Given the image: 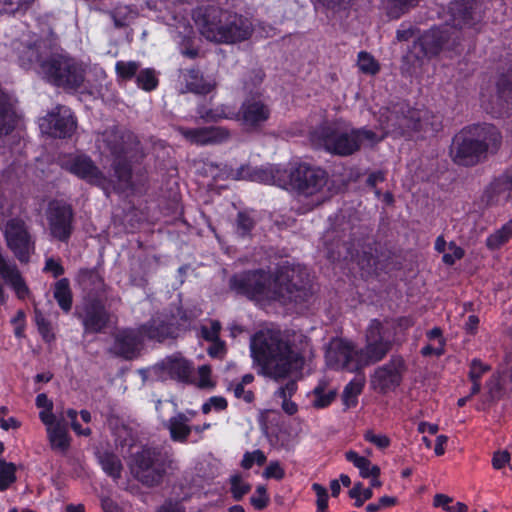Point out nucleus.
Listing matches in <instances>:
<instances>
[{
	"instance_id": "nucleus-31",
	"label": "nucleus",
	"mask_w": 512,
	"mask_h": 512,
	"mask_svg": "<svg viewBox=\"0 0 512 512\" xmlns=\"http://www.w3.org/2000/svg\"><path fill=\"white\" fill-rule=\"evenodd\" d=\"M297 391V383L295 380H289L285 385L280 386L275 392L274 397L282 399L281 407L288 415H294L298 411V406L291 401V397Z\"/></svg>"
},
{
	"instance_id": "nucleus-29",
	"label": "nucleus",
	"mask_w": 512,
	"mask_h": 512,
	"mask_svg": "<svg viewBox=\"0 0 512 512\" xmlns=\"http://www.w3.org/2000/svg\"><path fill=\"white\" fill-rule=\"evenodd\" d=\"M139 330L143 338L147 337L158 342L172 337L174 333L173 325L160 317L151 319L148 323L142 325Z\"/></svg>"
},
{
	"instance_id": "nucleus-8",
	"label": "nucleus",
	"mask_w": 512,
	"mask_h": 512,
	"mask_svg": "<svg viewBox=\"0 0 512 512\" xmlns=\"http://www.w3.org/2000/svg\"><path fill=\"white\" fill-rule=\"evenodd\" d=\"M175 469L171 449L163 447H143L132 456L131 472L147 487L162 483L166 474Z\"/></svg>"
},
{
	"instance_id": "nucleus-25",
	"label": "nucleus",
	"mask_w": 512,
	"mask_h": 512,
	"mask_svg": "<svg viewBox=\"0 0 512 512\" xmlns=\"http://www.w3.org/2000/svg\"><path fill=\"white\" fill-rule=\"evenodd\" d=\"M173 24H169V32L171 37L177 41L180 45L185 46L181 48V53L189 58H195L198 55V51L194 48L187 47L193 34V28L189 24V21L185 18H174Z\"/></svg>"
},
{
	"instance_id": "nucleus-39",
	"label": "nucleus",
	"mask_w": 512,
	"mask_h": 512,
	"mask_svg": "<svg viewBox=\"0 0 512 512\" xmlns=\"http://www.w3.org/2000/svg\"><path fill=\"white\" fill-rule=\"evenodd\" d=\"M255 224L256 221L254 217L248 212H239L234 224L235 233L241 238L248 237L254 229Z\"/></svg>"
},
{
	"instance_id": "nucleus-32",
	"label": "nucleus",
	"mask_w": 512,
	"mask_h": 512,
	"mask_svg": "<svg viewBox=\"0 0 512 512\" xmlns=\"http://www.w3.org/2000/svg\"><path fill=\"white\" fill-rule=\"evenodd\" d=\"M346 460L351 462L356 468L359 469L360 476L363 478H370V476H379L380 468L371 463L369 459L360 456L357 452L350 450L345 453Z\"/></svg>"
},
{
	"instance_id": "nucleus-13",
	"label": "nucleus",
	"mask_w": 512,
	"mask_h": 512,
	"mask_svg": "<svg viewBox=\"0 0 512 512\" xmlns=\"http://www.w3.org/2000/svg\"><path fill=\"white\" fill-rule=\"evenodd\" d=\"M326 364L334 370L358 372L363 368L358 348L344 339H333L325 353Z\"/></svg>"
},
{
	"instance_id": "nucleus-38",
	"label": "nucleus",
	"mask_w": 512,
	"mask_h": 512,
	"mask_svg": "<svg viewBox=\"0 0 512 512\" xmlns=\"http://www.w3.org/2000/svg\"><path fill=\"white\" fill-rule=\"evenodd\" d=\"M512 238V219L503 225L500 229L489 235L486 239V245L489 249L500 248L509 239Z\"/></svg>"
},
{
	"instance_id": "nucleus-10",
	"label": "nucleus",
	"mask_w": 512,
	"mask_h": 512,
	"mask_svg": "<svg viewBox=\"0 0 512 512\" xmlns=\"http://www.w3.org/2000/svg\"><path fill=\"white\" fill-rule=\"evenodd\" d=\"M133 139L132 134L126 133L117 127L105 129L96 139L99 149L115 156L116 161L113 164L115 174L123 182H128L131 175L130 165L125 156L130 150Z\"/></svg>"
},
{
	"instance_id": "nucleus-48",
	"label": "nucleus",
	"mask_w": 512,
	"mask_h": 512,
	"mask_svg": "<svg viewBox=\"0 0 512 512\" xmlns=\"http://www.w3.org/2000/svg\"><path fill=\"white\" fill-rule=\"evenodd\" d=\"M230 491L235 500H240L251 489V486L242 480L239 474L230 477Z\"/></svg>"
},
{
	"instance_id": "nucleus-2",
	"label": "nucleus",
	"mask_w": 512,
	"mask_h": 512,
	"mask_svg": "<svg viewBox=\"0 0 512 512\" xmlns=\"http://www.w3.org/2000/svg\"><path fill=\"white\" fill-rule=\"evenodd\" d=\"M250 352L259 375L276 382L288 378L302 368L303 356L294 349L288 337L277 329H262L250 340Z\"/></svg>"
},
{
	"instance_id": "nucleus-43",
	"label": "nucleus",
	"mask_w": 512,
	"mask_h": 512,
	"mask_svg": "<svg viewBox=\"0 0 512 512\" xmlns=\"http://www.w3.org/2000/svg\"><path fill=\"white\" fill-rule=\"evenodd\" d=\"M16 467L12 463H8L0 459V491H5L16 480Z\"/></svg>"
},
{
	"instance_id": "nucleus-12",
	"label": "nucleus",
	"mask_w": 512,
	"mask_h": 512,
	"mask_svg": "<svg viewBox=\"0 0 512 512\" xmlns=\"http://www.w3.org/2000/svg\"><path fill=\"white\" fill-rule=\"evenodd\" d=\"M365 346L359 348L363 368L385 358L393 347L391 332L377 319L370 321L365 334Z\"/></svg>"
},
{
	"instance_id": "nucleus-52",
	"label": "nucleus",
	"mask_w": 512,
	"mask_h": 512,
	"mask_svg": "<svg viewBox=\"0 0 512 512\" xmlns=\"http://www.w3.org/2000/svg\"><path fill=\"white\" fill-rule=\"evenodd\" d=\"M490 370V366L479 359H473L470 364L469 379L471 382H480L482 376Z\"/></svg>"
},
{
	"instance_id": "nucleus-49",
	"label": "nucleus",
	"mask_w": 512,
	"mask_h": 512,
	"mask_svg": "<svg viewBox=\"0 0 512 512\" xmlns=\"http://www.w3.org/2000/svg\"><path fill=\"white\" fill-rule=\"evenodd\" d=\"M35 322L42 338L46 342L53 341L55 336L52 332L51 323L38 310L35 311Z\"/></svg>"
},
{
	"instance_id": "nucleus-9",
	"label": "nucleus",
	"mask_w": 512,
	"mask_h": 512,
	"mask_svg": "<svg viewBox=\"0 0 512 512\" xmlns=\"http://www.w3.org/2000/svg\"><path fill=\"white\" fill-rule=\"evenodd\" d=\"M40 75L49 83L76 90L87 79L86 65L63 53H52L41 64Z\"/></svg>"
},
{
	"instance_id": "nucleus-18",
	"label": "nucleus",
	"mask_w": 512,
	"mask_h": 512,
	"mask_svg": "<svg viewBox=\"0 0 512 512\" xmlns=\"http://www.w3.org/2000/svg\"><path fill=\"white\" fill-rule=\"evenodd\" d=\"M42 133L54 138H69L76 130L77 122L70 108L56 106L39 123Z\"/></svg>"
},
{
	"instance_id": "nucleus-33",
	"label": "nucleus",
	"mask_w": 512,
	"mask_h": 512,
	"mask_svg": "<svg viewBox=\"0 0 512 512\" xmlns=\"http://www.w3.org/2000/svg\"><path fill=\"white\" fill-rule=\"evenodd\" d=\"M53 297L64 313H69L72 308V291L67 278L58 280L54 285Z\"/></svg>"
},
{
	"instance_id": "nucleus-28",
	"label": "nucleus",
	"mask_w": 512,
	"mask_h": 512,
	"mask_svg": "<svg viewBox=\"0 0 512 512\" xmlns=\"http://www.w3.org/2000/svg\"><path fill=\"white\" fill-rule=\"evenodd\" d=\"M183 80L185 82V90H182V92H192L201 95L210 93L216 85L211 77H204L198 69L194 68L183 72Z\"/></svg>"
},
{
	"instance_id": "nucleus-42",
	"label": "nucleus",
	"mask_w": 512,
	"mask_h": 512,
	"mask_svg": "<svg viewBox=\"0 0 512 512\" xmlns=\"http://www.w3.org/2000/svg\"><path fill=\"white\" fill-rule=\"evenodd\" d=\"M138 87L145 91H152L158 85V79L154 69L146 68L141 70L136 76Z\"/></svg>"
},
{
	"instance_id": "nucleus-21",
	"label": "nucleus",
	"mask_w": 512,
	"mask_h": 512,
	"mask_svg": "<svg viewBox=\"0 0 512 512\" xmlns=\"http://www.w3.org/2000/svg\"><path fill=\"white\" fill-rule=\"evenodd\" d=\"M76 316L81 319L87 333L101 332L108 324L109 314L103 303L96 297H87L76 307Z\"/></svg>"
},
{
	"instance_id": "nucleus-41",
	"label": "nucleus",
	"mask_w": 512,
	"mask_h": 512,
	"mask_svg": "<svg viewBox=\"0 0 512 512\" xmlns=\"http://www.w3.org/2000/svg\"><path fill=\"white\" fill-rule=\"evenodd\" d=\"M179 133L191 144L206 145L207 127L202 128H178Z\"/></svg>"
},
{
	"instance_id": "nucleus-46",
	"label": "nucleus",
	"mask_w": 512,
	"mask_h": 512,
	"mask_svg": "<svg viewBox=\"0 0 512 512\" xmlns=\"http://www.w3.org/2000/svg\"><path fill=\"white\" fill-rule=\"evenodd\" d=\"M358 67L363 73L370 75L379 71V65L373 56L363 51L358 54Z\"/></svg>"
},
{
	"instance_id": "nucleus-56",
	"label": "nucleus",
	"mask_w": 512,
	"mask_h": 512,
	"mask_svg": "<svg viewBox=\"0 0 512 512\" xmlns=\"http://www.w3.org/2000/svg\"><path fill=\"white\" fill-rule=\"evenodd\" d=\"M512 92V76L502 75L497 81V93L501 99H507Z\"/></svg>"
},
{
	"instance_id": "nucleus-17",
	"label": "nucleus",
	"mask_w": 512,
	"mask_h": 512,
	"mask_svg": "<svg viewBox=\"0 0 512 512\" xmlns=\"http://www.w3.org/2000/svg\"><path fill=\"white\" fill-rule=\"evenodd\" d=\"M193 370V364L189 360L181 354L175 353L150 367L147 372L151 378L156 380L174 379L180 382H188Z\"/></svg>"
},
{
	"instance_id": "nucleus-59",
	"label": "nucleus",
	"mask_w": 512,
	"mask_h": 512,
	"mask_svg": "<svg viewBox=\"0 0 512 512\" xmlns=\"http://www.w3.org/2000/svg\"><path fill=\"white\" fill-rule=\"evenodd\" d=\"M449 249L451 252L443 255V262L448 265H453L456 260H459L464 256V250L453 243H450Z\"/></svg>"
},
{
	"instance_id": "nucleus-23",
	"label": "nucleus",
	"mask_w": 512,
	"mask_h": 512,
	"mask_svg": "<svg viewBox=\"0 0 512 512\" xmlns=\"http://www.w3.org/2000/svg\"><path fill=\"white\" fill-rule=\"evenodd\" d=\"M39 418L46 426L47 437L53 450L64 453L70 447L67 423L63 417L57 418L53 413L40 412Z\"/></svg>"
},
{
	"instance_id": "nucleus-22",
	"label": "nucleus",
	"mask_w": 512,
	"mask_h": 512,
	"mask_svg": "<svg viewBox=\"0 0 512 512\" xmlns=\"http://www.w3.org/2000/svg\"><path fill=\"white\" fill-rule=\"evenodd\" d=\"M14 50L18 53V61L25 69H35L40 75L41 64L50 56L47 44L43 40H36L33 43L15 42Z\"/></svg>"
},
{
	"instance_id": "nucleus-64",
	"label": "nucleus",
	"mask_w": 512,
	"mask_h": 512,
	"mask_svg": "<svg viewBox=\"0 0 512 512\" xmlns=\"http://www.w3.org/2000/svg\"><path fill=\"white\" fill-rule=\"evenodd\" d=\"M220 329H221L220 323L218 321H213V322H211L210 328H207V327L202 328L203 337L208 341L219 340L218 335H219Z\"/></svg>"
},
{
	"instance_id": "nucleus-40",
	"label": "nucleus",
	"mask_w": 512,
	"mask_h": 512,
	"mask_svg": "<svg viewBox=\"0 0 512 512\" xmlns=\"http://www.w3.org/2000/svg\"><path fill=\"white\" fill-rule=\"evenodd\" d=\"M363 388V381L353 380L350 381L344 388L342 399L347 408L353 407L357 404V397Z\"/></svg>"
},
{
	"instance_id": "nucleus-16",
	"label": "nucleus",
	"mask_w": 512,
	"mask_h": 512,
	"mask_svg": "<svg viewBox=\"0 0 512 512\" xmlns=\"http://www.w3.org/2000/svg\"><path fill=\"white\" fill-rule=\"evenodd\" d=\"M327 174L324 170L299 164L289 174V185L304 196L314 195L326 184Z\"/></svg>"
},
{
	"instance_id": "nucleus-57",
	"label": "nucleus",
	"mask_w": 512,
	"mask_h": 512,
	"mask_svg": "<svg viewBox=\"0 0 512 512\" xmlns=\"http://www.w3.org/2000/svg\"><path fill=\"white\" fill-rule=\"evenodd\" d=\"M66 415H67V418L70 419L71 421V427L72 429L74 430V432L77 434V435H80V436H90L91 435V429L90 428H82L80 426V424L78 423L77 421V411L74 410V409H68L66 411Z\"/></svg>"
},
{
	"instance_id": "nucleus-14",
	"label": "nucleus",
	"mask_w": 512,
	"mask_h": 512,
	"mask_svg": "<svg viewBox=\"0 0 512 512\" xmlns=\"http://www.w3.org/2000/svg\"><path fill=\"white\" fill-rule=\"evenodd\" d=\"M406 371L404 359L393 355L390 360L377 367L371 375L370 385L378 393L386 394L400 386Z\"/></svg>"
},
{
	"instance_id": "nucleus-63",
	"label": "nucleus",
	"mask_w": 512,
	"mask_h": 512,
	"mask_svg": "<svg viewBox=\"0 0 512 512\" xmlns=\"http://www.w3.org/2000/svg\"><path fill=\"white\" fill-rule=\"evenodd\" d=\"M510 461V454L506 450L497 451L492 458V465L495 469H502Z\"/></svg>"
},
{
	"instance_id": "nucleus-3",
	"label": "nucleus",
	"mask_w": 512,
	"mask_h": 512,
	"mask_svg": "<svg viewBox=\"0 0 512 512\" xmlns=\"http://www.w3.org/2000/svg\"><path fill=\"white\" fill-rule=\"evenodd\" d=\"M451 25L443 28H433L424 33L414 42L413 49L417 58L430 57L438 54L444 48H452L459 39L458 29L472 27L481 18L477 0H454L449 6Z\"/></svg>"
},
{
	"instance_id": "nucleus-24",
	"label": "nucleus",
	"mask_w": 512,
	"mask_h": 512,
	"mask_svg": "<svg viewBox=\"0 0 512 512\" xmlns=\"http://www.w3.org/2000/svg\"><path fill=\"white\" fill-rule=\"evenodd\" d=\"M143 336L140 330L125 329L119 331L114 338L111 352L125 359H133L139 353Z\"/></svg>"
},
{
	"instance_id": "nucleus-47",
	"label": "nucleus",
	"mask_w": 512,
	"mask_h": 512,
	"mask_svg": "<svg viewBox=\"0 0 512 512\" xmlns=\"http://www.w3.org/2000/svg\"><path fill=\"white\" fill-rule=\"evenodd\" d=\"M252 181L264 184H279L273 168H259L253 170L250 175Z\"/></svg>"
},
{
	"instance_id": "nucleus-34",
	"label": "nucleus",
	"mask_w": 512,
	"mask_h": 512,
	"mask_svg": "<svg viewBox=\"0 0 512 512\" xmlns=\"http://www.w3.org/2000/svg\"><path fill=\"white\" fill-rule=\"evenodd\" d=\"M420 0H383V8L392 19H398L419 4Z\"/></svg>"
},
{
	"instance_id": "nucleus-30",
	"label": "nucleus",
	"mask_w": 512,
	"mask_h": 512,
	"mask_svg": "<svg viewBox=\"0 0 512 512\" xmlns=\"http://www.w3.org/2000/svg\"><path fill=\"white\" fill-rule=\"evenodd\" d=\"M15 125V113L7 94L0 91V138L9 134Z\"/></svg>"
},
{
	"instance_id": "nucleus-4",
	"label": "nucleus",
	"mask_w": 512,
	"mask_h": 512,
	"mask_svg": "<svg viewBox=\"0 0 512 512\" xmlns=\"http://www.w3.org/2000/svg\"><path fill=\"white\" fill-rule=\"evenodd\" d=\"M194 20L200 34L216 44H235L247 40L253 32L251 21L235 12L215 6L199 8Z\"/></svg>"
},
{
	"instance_id": "nucleus-62",
	"label": "nucleus",
	"mask_w": 512,
	"mask_h": 512,
	"mask_svg": "<svg viewBox=\"0 0 512 512\" xmlns=\"http://www.w3.org/2000/svg\"><path fill=\"white\" fill-rule=\"evenodd\" d=\"M264 477L282 479L284 477V470L278 462H270L264 470Z\"/></svg>"
},
{
	"instance_id": "nucleus-55",
	"label": "nucleus",
	"mask_w": 512,
	"mask_h": 512,
	"mask_svg": "<svg viewBox=\"0 0 512 512\" xmlns=\"http://www.w3.org/2000/svg\"><path fill=\"white\" fill-rule=\"evenodd\" d=\"M31 0H0L1 13H15L26 6Z\"/></svg>"
},
{
	"instance_id": "nucleus-27",
	"label": "nucleus",
	"mask_w": 512,
	"mask_h": 512,
	"mask_svg": "<svg viewBox=\"0 0 512 512\" xmlns=\"http://www.w3.org/2000/svg\"><path fill=\"white\" fill-rule=\"evenodd\" d=\"M191 418L183 412H178L167 421L163 422V427L169 431L172 441L186 443L192 432V426L189 425Z\"/></svg>"
},
{
	"instance_id": "nucleus-54",
	"label": "nucleus",
	"mask_w": 512,
	"mask_h": 512,
	"mask_svg": "<svg viewBox=\"0 0 512 512\" xmlns=\"http://www.w3.org/2000/svg\"><path fill=\"white\" fill-rule=\"evenodd\" d=\"M250 501L251 504L255 507V509H264L269 502V497L267 496L266 488L262 485L258 486L256 488L255 495H253L250 498Z\"/></svg>"
},
{
	"instance_id": "nucleus-36",
	"label": "nucleus",
	"mask_w": 512,
	"mask_h": 512,
	"mask_svg": "<svg viewBox=\"0 0 512 512\" xmlns=\"http://www.w3.org/2000/svg\"><path fill=\"white\" fill-rule=\"evenodd\" d=\"M99 462L104 472L117 480L121 477L122 463L119 457L110 452H103L98 456Z\"/></svg>"
},
{
	"instance_id": "nucleus-50",
	"label": "nucleus",
	"mask_w": 512,
	"mask_h": 512,
	"mask_svg": "<svg viewBox=\"0 0 512 512\" xmlns=\"http://www.w3.org/2000/svg\"><path fill=\"white\" fill-rule=\"evenodd\" d=\"M117 75L124 80L134 77L139 69V63L136 61H118L115 65Z\"/></svg>"
},
{
	"instance_id": "nucleus-26",
	"label": "nucleus",
	"mask_w": 512,
	"mask_h": 512,
	"mask_svg": "<svg viewBox=\"0 0 512 512\" xmlns=\"http://www.w3.org/2000/svg\"><path fill=\"white\" fill-rule=\"evenodd\" d=\"M0 276L14 290L19 299H25L29 295V288L14 263L6 259L0 261Z\"/></svg>"
},
{
	"instance_id": "nucleus-45",
	"label": "nucleus",
	"mask_w": 512,
	"mask_h": 512,
	"mask_svg": "<svg viewBox=\"0 0 512 512\" xmlns=\"http://www.w3.org/2000/svg\"><path fill=\"white\" fill-rule=\"evenodd\" d=\"M230 133L222 127H207L206 145H216L228 141Z\"/></svg>"
},
{
	"instance_id": "nucleus-15",
	"label": "nucleus",
	"mask_w": 512,
	"mask_h": 512,
	"mask_svg": "<svg viewBox=\"0 0 512 512\" xmlns=\"http://www.w3.org/2000/svg\"><path fill=\"white\" fill-rule=\"evenodd\" d=\"M61 167L89 184L104 188L108 180L86 154H68L61 158Z\"/></svg>"
},
{
	"instance_id": "nucleus-58",
	"label": "nucleus",
	"mask_w": 512,
	"mask_h": 512,
	"mask_svg": "<svg viewBox=\"0 0 512 512\" xmlns=\"http://www.w3.org/2000/svg\"><path fill=\"white\" fill-rule=\"evenodd\" d=\"M364 438L380 449L387 448L390 445V439L386 435L375 434L372 431H367L364 434Z\"/></svg>"
},
{
	"instance_id": "nucleus-44",
	"label": "nucleus",
	"mask_w": 512,
	"mask_h": 512,
	"mask_svg": "<svg viewBox=\"0 0 512 512\" xmlns=\"http://www.w3.org/2000/svg\"><path fill=\"white\" fill-rule=\"evenodd\" d=\"M315 395V399L313 404L317 408L327 407L336 396L335 390L325 391V388L322 384H318L313 391Z\"/></svg>"
},
{
	"instance_id": "nucleus-60",
	"label": "nucleus",
	"mask_w": 512,
	"mask_h": 512,
	"mask_svg": "<svg viewBox=\"0 0 512 512\" xmlns=\"http://www.w3.org/2000/svg\"><path fill=\"white\" fill-rule=\"evenodd\" d=\"M231 389L233 390L234 396L238 399H243L247 403H251L254 399V394L250 390H246L245 386L239 383H234L231 385Z\"/></svg>"
},
{
	"instance_id": "nucleus-51",
	"label": "nucleus",
	"mask_w": 512,
	"mask_h": 512,
	"mask_svg": "<svg viewBox=\"0 0 512 512\" xmlns=\"http://www.w3.org/2000/svg\"><path fill=\"white\" fill-rule=\"evenodd\" d=\"M266 462V456L261 450H254L253 452H246L243 456L241 466L244 469H250L254 463L262 466Z\"/></svg>"
},
{
	"instance_id": "nucleus-6",
	"label": "nucleus",
	"mask_w": 512,
	"mask_h": 512,
	"mask_svg": "<svg viewBox=\"0 0 512 512\" xmlns=\"http://www.w3.org/2000/svg\"><path fill=\"white\" fill-rule=\"evenodd\" d=\"M380 124L386 134L408 135L411 132L435 133L440 129V118L427 109H414L406 102H398L381 114Z\"/></svg>"
},
{
	"instance_id": "nucleus-35",
	"label": "nucleus",
	"mask_w": 512,
	"mask_h": 512,
	"mask_svg": "<svg viewBox=\"0 0 512 512\" xmlns=\"http://www.w3.org/2000/svg\"><path fill=\"white\" fill-rule=\"evenodd\" d=\"M491 191L499 200H508L512 193V167L507 169L491 185Z\"/></svg>"
},
{
	"instance_id": "nucleus-5",
	"label": "nucleus",
	"mask_w": 512,
	"mask_h": 512,
	"mask_svg": "<svg viewBox=\"0 0 512 512\" xmlns=\"http://www.w3.org/2000/svg\"><path fill=\"white\" fill-rule=\"evenodd\" d=\"M381 139L372 130L354 128L341 119L326 121L311 132V141L315 146L339 156L352 155L362 145H373Z\"/></svg>"
},
{
	"instance_id": "nucleus-11",
	"label": "nucleus",
	"mask_w": 512,
	"mask_h": 512,
	"mask_svg": "<svg viewBox=\"0 0 512 512\" xmlns=\"http://www.w3.org/2000/svg\"><path fill=\"white\" fill-rule=\"evenodd\" d=\"M226 109L223 107L220 113L217 111L215 114L207 115V118L237 120L248 130H258L265 125L271 115L270 105L258 94L246 97L238 112Z\"/></svg>"
},
{
	"instance_id": "nucleus-61",
	"label": "nucleus",
	"mask_w": 512,
	"mask_h": 512,
	"mask_svg": "<svg viewBox=\"0 0 512 512\" xmlns=\"http://www.w3.org/2000/svg\"><path fill=\"white\" fill-rule=\"evenodd\" d=\"M44 271L49 272L53 275V277H59L64 273V268L59 261H56L53 258L46 259Z\"/></svg>"
},
{
	"instance_id": "nucleus-20",
	"label": "nucleus",
	"mask_w": 512,
	"mask_h": 512,
	"mask_svg": "<svg viewBox=\"0 0 512 512\" xmlns=\"http://www.w3.org/2000/svg\"><path fill=\"white\" fill-rule=\"evenodd\" d=\"M50 234L53 238L67 242L73 232V210L70 205L61 202H50L46 211Z\"/></svg>"
},
{
	"instance_id": "nucleus-19",
	"label": "nucleus",
	"mask_w": 512,
	"mask_h": 512,
	"mask_svg": "<svg viewBox=\"0 0 512 512\" xmlns=\"http://www.w3.org/2000/svg\"><path fill=\"white\" fill-rule=\"evenodd\" d=\"M4 235L7 246L15 257L22 263L28 262L34 252V241L25 223L18 218L10 219L5 225Z\"/></svg>"
},
{
	"instance_id": "nucleus-53",
	"label": "nucleus",
	"mask_w": 512,
	"mask_h": 512,
	"mask_svg": "<svg viewBox=\"0 0 512 512\" xmlns=\"http://www.w3.org/2000/svg\"><path fill=\"white\" fill-rule=\"evenodd\" d=\"M312 489L317 496V512H326L328 507V493L326 488L321 484L314 483Z\"/></svg>"
},
{
	"instance_id": "nucleus-1",
	"label": "nucleus",
	"mask_w": 512,
	"mask_h": 512,
	"mask_svg": "<svg viewBox=\"0 0 512 512\" xmlns=\"http://www.w3.org/2000/svg\"><path fill=\"white\" fill-rule=\"evenodd\" d=\"M229 288L239 295L257 300L302 303L311 296L309 275L300 265L280 264L275 273L264 269L245 271L229 279Z\"/></svg>"
},
{
	"instance_id": "nucleus-7",
	"label": "nucleus",
	"mask_w": 512,
	"mask_h": 512,
	"mask_svg": "<svg viewBox=\"0 0 512 512\" xmlns=\"http://www.w3.org/2000/svg\"><path fill=\"white\" fill-rule=\"evenodd\" d=\"M500 133L493 125L484 124L463 130L453 138L450 155L459 165L471 166L480 161L490 148H497Z\"/></svg>"
},
{
	"instance_id": "nucleus-37",
	"label": "nucleus",
	"mask_w": 512,
	"mask_h": 512,
	"mask_svg": "<svg viewBox=\"0 0 512 512\" xmlns=\"http://www.w3.org/2000/svg\"><path fill=\"white\" fill-rule=\"evenodd\" d=\"M109 14L117 28L129 25L137 16L136 10L128 5H118Z\"/></svg>"
}]
</instances>
